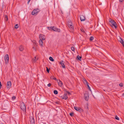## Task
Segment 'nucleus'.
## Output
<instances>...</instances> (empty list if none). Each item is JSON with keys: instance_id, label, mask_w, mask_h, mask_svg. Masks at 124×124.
<instances>
[{"instance_id": "nucleus-1", "label": "nucleus", "mask_w": 124, "mask_h": 124, "mask_svg": "<svg viewBox=\"0 0 124 124\" xmlns=\"http://www.w3.org/2000/svg\"><path fill=\"white\" fill-rule=\"evenodd\" d=\"M109 22L111 23L112 25H111L112 27L113 28L114 26L115 29L117 28V25L116 22L114 20L110 18L109 19Z\"/></svg>"}, {"instance_id": "nucleus-2", "label": "nucleus", "mask_w": 124, "mask_h": 124, "mask_svg": "<svg viewBox=\"0 0 124 124\" xmlns=\"http://www.w3.org/2000/svg\"><path fill=\"white\" fill-rule=\"evenodd\" d=\"M20 108L24 112H26V107L24 103H23L21 104Z\"/></svg>"}, {"instance_id": "nucleus-3", "label": "nucleus", "mask_w": 124, "mask_h": 124, "mask_svg": "<svg viewBox=\"0 0 124 124\" xmlns=\"http://www.w3.org/2000/svg\"><path fill=\"white\" fill-rule=\"evenodd\" d=\"M39 11V10L38 8H36L33 10L31 12V14L34 15L37 14Z\"/></svg>"}, {"instance_id": "nucleus-4", "label": "nucleus", "mask_w": 124, "mask_h": 124, "mask_svg": "<svg viewBox=\"0 0 124 124\" xmlns=\"http://www.w3.org/2000/svg\"><path fill=\"white\" fill-rule=\"evenodd\" d=\"M9 57L8 54H6L5 56L4 60L5 61V63L7 64L8 62Z\"/></svg>"}, {"instance_id": "nucleus-5", "label": "nucleus", "mask_w": 124, "mask_h": 124, "mask_svg": "<svg viewBox=\"0 0 124 124\" xmlns=\"http://www.w3.org/2000/svg\"><path fill=\"white\" fill-rule=\"evenodd\" d=\"M68 25L69 27L72 30H74V27L72 25V24L71 22H69L68 23Z\"/></svg>"}, {"instance_id": "nucleus-6", "label": "nucleus", "mask_w": 124, "mask_h": 124, "mask_svg": "<svg viewBox=\"0 0 124 124\" xmlns=\"http://www.w3.org/2000/svg\"><path fill=\"white\" fill-rule=\"evenodd\" d=\"M74 108L75 110L80 112H82L83 111V110L80 108L77 107H74Z\"/></svg>"}, {"instance_id": "nucleus-7", "label": "nucleus", "mask_w": 124, "mask_h": 124, "mask_svg": "<svg viewBox=\"0 0 124 124\" xmlns=\"http://www.w3.org/2000/svg\"><path fill=\"white\" fill-rule=\"evenodd\" d=\"M31 120L30 122L31 124H35V120L33 116H31L30 117Z\"/></svg>"}, {"instance_id": "nucleus-8", "label": "nucleus", "mask_w": 124, "mask_h": 124, "mask_svg": "<svg viewBox=\"0 0 124 124\" xmlns=\"http://www.w3.org/2000/svg\"><path fill=\"white\" fill-rule=\"evenodd\" d=\"M84 97L85 100L86 101H87L89 99V95L87 93H85L84 95Z\"/></svg>"}, {"instance_id": "nucleus-9", "label": "nucleus", "mask_w": 124, "mask_h": 124, "mask_svg": "<svg viewBox=\"0 0 124 124\" xmlns=\"http://www.w3.org/2000/svg\"><path fill=\"white\" fill-rule=\"evenodd\" d=\"M11 85V82L10 81H9L7 82V85L6 87L8 88H10Z\"/></svg>"}, {"instance_id": "nucleus-10", "label": "nucleus", "mask_w": 124, "mask_h": 124, "mask_svg": "<svg viewBox=\"0 0 124 124\" xmlns=\"http://www.w3.org/2000/svg\"><path fill=\"white\" fill-rule=\"evenodd\" d=\"M39 38L40 40H43L45 39L44 36L43 35L40 34L39 35Z\"/></svg>"}, {"instance_id": "nucleus-11", "label": "nucleus", "mask_w": 124, "mask_h": 124, "mask_svg": "<svg viewBox=\"0 0 124 124\" xmlns=\"http://www.w3.org/2000/svg\"><path fill=\"white\" fill-rule=\"evenodd\" d=\"M64 62H63V61H61L60 62V63L61 64L62 67L64 68H65V65L64 64Z\"/></svg>"}, {"instance_id": "nucleus-12", "label": "nucleus", "mask_w": 124, "mask_h": 124, "mask_svg": "<svg viewBox=\"0 0 124 124\" xmlns=\"http://www.w3.org/2000/svg\"><path fill=\"white\" fill-rule=\"evenodd\" d=\"M80 18L81 21H84L85 20V18L83 15H81L80 16Z\"/></svg>"}, {"instance_id": "nucleus-13", "label": "nucleus", "mask_w": 124, "mask_h": 124, "mask_svg": "<svg viewBox=\"0 0 124 124\" xmlns=\"http://www.w3.org/2000/svg\"><path fill=\"white\" fill-rule=\"evenodd\" d=\"M53 30L54 31H58V32H60V30L59 29H57L56 27H53Z\"/></svg>"}, {"instance_id": "nucleus-14", "label": "nucleus", "mask_w": 124, "mask_h": 124, "mask_svg": "<svg viewBox=\"0 0 124 124\" xmlns=\"http://www.w3.org/2000/svg\"><path fill=\"white\" fill-rule=\"evenodd\" d=\"M67 94L65 93L64 94L63 96V97L62 98V99H64L66 100L68 98V97L67 96Z\"/></svg>"}, {"instance_id": "nucleus-15", "label": "nucleus", "mask_w": 124, "mask_h": 124, "mask_svg": "<svg viewBox=\"0 0 124 124\" xmlns=\"http://www.w3.org/2000/svg\"><path fill=\"white\" fill-rule=\"evenodd\" d=\"M58 85L60 86H62L63 85L62 83L60 80H58Z\"/></svg>"}, {"instance_id": "nucleus-16", "label": "nucleus", "mask_w": 124, "mask_h": 124, "mask_svg": "<svg viewBox=\"0 0 124 124\" xmlns=\"http://www.w3.org/2000/svg\"><path fill=\"white\" fill-rule=\"evenodd\" d=\"M85 81L86 83V85L88 87V89L90 91H91V90L90 89V86L88 85V82H87V81L86 80H85Z\"/></svg>"}, {"instance_id": "nucleus-17", "label": "nucleus", "mask_w": 124, "mask_h": 124, "mask_svg": "<svg viewBox=\"0 0 124 124\" xmlns=\"http://www.w3.org/2000/svg\"><path fill=\"white\" fill-rule=\"evenodd\" d=\"M23 49L24 48L21 45L19 47V49L20 51H22Z\"/></svg>"}, {"instance_id": "nucleus-18", "label": "nucleus", "mask_w": 124, "mask_h": 124, "mask_svg": "<svg viewBox=\"0 0 124 124\" xmlns=\"http://www.w3.org/2000/svg\"><path fill=\"white\" fill-rule=\"evenodd\" d=\"M39 42L40 45L41 47H42L43 43V42L42 41V40H39Z\"/></svg>"}, {"instance_id": "nucleus-19", "label": "nucleus", "mask_w": 124, "mask_h": 124, "mask_svg": "<svg viewBox=\"0 0 124 124\" xmlns=\"http://www.w3.org/2000/svg\"><path fill=\"white\" fill-rule=\"evenodd\" d=\"M81 57L79 56V55H78L77 56V60H79L80 61H81Z\"/></svg>"}, {"instance_id": "nucleus-20", "label": "nucleus", "mask_w": 124, "mask_h": 124, "mask_svg": "<svg viewBox=\"0 0 124 124\" xmlns=\"http://www.w3.org/2000/svg\"><path fill=\"white\" fill-rule=\"evenodd\" d=\"M85 108L86 109H88V104H86L85 105Z\"/></svg>"}, {"instance_id": "nucleus-21", "label": "nucleus", "mask_w": 124, "mask_h": 124, "mask_svg": "<svg viewBox=\"0 0 124 124\" xmlns=\"http://www.w3.org/2000/svg\"><path fill=\"white\" fill-rule=\"evenodd\" d=\"M120 40H120V42L121 44H123V43H124V41H123V40L120 37Z\"/></svg>"}, {"instance_id": "nucleus-22", "label": "nucleus", "mask_w": 124, "mask_h": 124, "mask_svg": "<svg viewBox=\"0 0 124 124\" xmlns=\"http://www.w3.org/2000/svg\"><path fill=\"white\" fill-rule=\"evenodd\" d=\"M49 59L50 61L52 62H53L54 61V60L53 58L51 57H50L49 58Z\"/></svg>"}, {"instance_id": "nucleus-23", "label": "nucleus", "mask_w": 124, "mask_h": 124, "mask_svg": "<svg viewBox=\"0 0 124 124\" xmlns=\"http://www.w3.org/2000/svg\"><path fill=\"white\" fill-rule=\"evenodd\" d=\"M53 92L55 94H57L58 93V92L56 90H54Z\"/></svg>"}, {"instance_id": "nucleus-24", "label": "nucleus", "mask_w": 124, "mask_h": 124, "mask_svg": "<svg viewBox=\"0 0 124 124\" xmlns=\"http://www.w3.org/2000/svg\"><path fill=\"white\" fill-rule=\"evenodd\" d=\"M50 78L51 79H54V80H57L56 78H54V77L52 76H51V77Z\"/></svg>"}, {"instance_id": "nucleus-25", "label": "nucleus", "mask_w": 124, "mask_h": 124, "mask_svg": "<svg viewBox=\"0 0 124 124\" xmlns=\"http://www.w3.org/2000/svg\"><path fill=\"white\" fill-rule=\"evenodd\" d=\"M5 19L6 21H7L8 20V17L7 16L5 15Z\"/></svg>"}, {"instance_id": "nucleus-26", "label": "nucleus", "mask_w": 124, "mask_h": 124, "mask_svg": "<svg viewBox=\"0 0 124 124\" xmlns=\"http://www.w3.org/2000/svg\"><path fill=\"white\" fill-rule=\"evenodd\" d=\"M47 28H48V29L50 30H53V27H47Z\"/></svg>"}, {"instance_id": "nucleus-27", "label": "nucleus", "mask_w": 124, "mask_h": 124, "mask_svg": "<svg viewBox=\"0 0 124 124\" xmlns=\"http://www.w3.org/2000/svg\"><path fill=\"white\" fill-rule=\"evenodd\" d=\"M94 39L93 37V36H91L90 39V40L91 41H92Z\"/></svg>"}, {"instance_id": "nucleus-28", "label": "nucleus", "mask_w": 124, "mask_h": 124, "mask_svg": "<svg viewBox=\"0 0 124 124\" xmlns=\"http://www.w3.org/2000/svg\"><path fill=\"white\" fill-rule=\"evenodd\" d=\"M19 27V26L18 25V24H17L15 25V28L16 29L18 28Z\"/></svg>"}, {"instance_id": "nucleus-29", "label": "nucleus", "mask_w": 124, "mask_h": 124, "mask_svg": "<svg viewBox=\"0 0 124 124\" xmlns=\"http://www.w3.org/2000/svg\"><path fill=\"white\" fill-rule=\"evenodd\" d=\"M38 59V58L37 57V56H36L35 57V59H34V61L35 62L36 61H37Z\"/></svg>"}, {"instance_id": "nucleus-30", "label": "nucleus", "mask_w": 124, "mask_h": 124, "mask_svg": "<svg viewBox=\"0 0 124 124\" xmlns=\"http://www.w3.org/2000/svg\"><path fill=\"white\" fill-rule=\"evenodd\" d=\"M115 118L117 120H119V118L117 116H115Z\"/></svg>"}, {"instance_id": "nucleus-31", "label": "nucleus", "mask_w": 124, "mask_h": 124, "mask_svg": "<svg viewBox=\"0 0 124 124\" xmlns=\"http://www.w3.org/2000/svg\"><path fill=\"white\" fill-rule=\"evenodd\" d=\"M71 50L73 51H74L75 50L73 46H72L71 47Z\"/></svg>"}, {"instance_id": "nucleus-32", "label": "nucleus", "mask_w": 124, "mask_h": 124, "mask_svg": "<svg viewBox=\"0 0 124 124\" xmlns=\"http://www.w3.org/2000/svg\"><path fill=\"white\" fill-rule=\"evenodd\" d=\"M74 114L72 112L71 113H70V115L71 116H73V115Z\"/></svg>"}, {"instance_id": "nucleus-33", "label": "nucleus", "mask_w": 124, "mask_h": 124, "mask_svg": "<svg viewBox=\"0 0 124 124\" xmlns=\"http://www.w3.org/2000/svg\"><path fill=\"white\" fill-rule=\"evenodd\" d=\"M46 71L48 73H49V70L50 69H49L47 67H46Z\"/></svg>"}, {"instance_id": "nucleus-34", "label": "nucleus", "mask_w": 124, "mask_h": 124, "mask_svg": "<svg viewBox=\"0 0 124 124\" xmlns=\"http://www.w3.org/2000/svg\"><path fill=\"white\" fill-rule=\"evenodd\" d=\"M80 30H81V31L82 32H83V33L85 32V31L83 29L81 28V29Z\"/></svg>"}, {"instance_id": "nucleus-35", "label": "nucleus", "mask_w": 124, "mask_h": 124, "mask_svg": "<svg viewBox=\"0 0 124 124\" xmlns=\"http://www.w3.org/2000/svg\"><path fill=\"white\" fill-rule=\"evenodd\" d=\"M119 86L120 87H122L123 86V84L122 83H120L119 84Z\"/></svg>"}, {"instance_id": "nucleus-36", "label": "nucleus", "mask_w": 124, "mask_h": 124, "mask_svg": "<svg viewBox=\"0 0 124 124\" xmlns=\"http://www.w3.org/2000/svg\"><path fill=\"white\" fill-rule=\"evenodd\" d=\"M16 97L15 96H13L12 97V99L13 100H14L15 99H16Z\"/></svg>"}, {"instance_id": "nucleus-37", "label": "nucleus", "mask_w": 124, "mask_h": 124, "mask_svg": "<svg viewBox=\"0 0 124 124\" xmlns=\"http://www.w3.org/2000/svg\"><path fill=\"white\" fill-rule=\"evenodd\" d=\"M66 92L68 94V95H70L71 94L68 91H66Z\"/></svg>"}, {"instance_id": "nucleus-38", "label": "nucleus", "mask_w": 124, "mask_h": 124, "mask_svg": "<svg viewBox=\"0 0 124 124\" xmlns=\"http://www.w3.org/2000/svg\"><path fill=\"white\" fill-rule=\"evenodd\" d=\"M2 86V85L1 84V83L0 81V89L1 88Z\"/></svg>"}, {"instance_id": "nucleus-39", "label": "nucleus", "mask_w": 124, "mask_h": 124, "mask_svg": "<svg viewBox=\"0 0 124 124\" xmlns=\"http://www.w3.org/2000/svg\"><path fill=\"white\" fill-rule=\"evenodd\" d=\"M51 83H49L47 85V86L48 87H50L51 86Z\"/></svg>"}, {"instance_id": "nucleus-40", "label": "nucleus", "mask_w": 124, "mask_h": 124, "mask_svg": "<svg viewBox=\"0 0 124 124\" xmlns=\"http://www.w3.org/2000/svg\"><path fill=\"white\" fill-rule=\"evenodd\" d=\"M55 103L57 104H59V102L58 101H56L55 102Z\"/></svg>"}, {"instance_id": "nucleus-41", "label": "nucleus", "mask_w": 124, "mask_h": 124, "mask_svg": "<svg viewBox=\"0 0 124 124\" xmlns=\"http://www.w3.org/2000/svg\"><path fill=\"white\" fill-rule=\"evenodd\" d=\"M31 0H28V1L27 2V3L28 4L29 3L30 1H31Z\"/></svg>"}, {"instance_id": "nucleus-42", "label": "nucleus", "mask_w": 124, "mask_h": 124, "mask_svg": "<svg viewBox=\"0 0 124 124\" xmlns=\"http://www.w3.org/2000/svg\"><path fill=\"white\" fill-rule=\"evenodd\" d=\"M33 49H34V50H36V49H35V48L34 47H34H33Z\"/></svg>"}, {"instance_id": "nucleus-43", "label": "nucleus", "mask_w": 124, "mask_h": 124, "mask_svg": "<svg viewBox=\"0 0 124 124\" xmlns=\"http://www.w3.org/2000/svg\"><path fill=\"white\" fill-rule=\"evenodd\" d=\"M120 1V2H122L123 0H119Z\"/></svg>"}, {"instance_id": "nucleus-44", "label": "nucleus", "mask_w": 124, "mask_h": 124, "mask_svg": "<svg viewBox=\"0 0 124 124\" xmlns=\"http://www.w3.org/2000/svg\"><path fill=\"white\" fill-rule=\"evenodd\" d=\"M122 44V45L123 47H124V42L123 43V44Z\"/></svg>"}, {"instance_id": "nucleus-45", "label": "nucleus", "mask_w": 124, "mask_h": 124, "mask_svg": "<svg viewBox=\"0 0 124 124\" xmlns=\"http://www.w3.org/2000/svg\"><path fill=\"white\" fill-rule=\"evenodd\" d=\"M35 45H37V43H36V42H35Z\"/></svg>"}, {"instance_id": "nucleus-46", "label": "nucleus", "mask_w": 124, "mask_h": 124, "mask_svg": "<svg viewBox=\"0 0 124 124\" xmlns=\"http://www.w3.org/2000/svg\"><path fill=\"white\" fill-rule=\"evenodd\" d=\"M0 124H3L2 123H1Z\"/></svg>"}]
</instances>
